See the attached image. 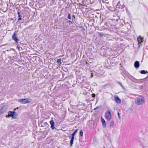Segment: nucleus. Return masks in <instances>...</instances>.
Wrapping results in <instances>:
<instances>
[{
	"instance_id": "20e7f679",
	"label": "nucleus",
	"mask_w": 148,
	"mask_h": 148,
	"mask_svg": "<svg viewBox=\"0 0 148 148\" xmlns=\"http://www.w3.org/2000/svg\"><path fill=\"white\" fill-rule=\"evenodd\" d=\"M18 116L17 113L15 111H10V117L13 119H16Z\"/></svg>"
},
{
	"instance_id": "c756f323",
	"label": "nucleus",
	"mask_w": 148,
	"mask_h": 148,
	"mask_svg": "<svg viewBox=\"0 0 148 148\" xmlns=\"http://www.w3.org/2000/svg\"><path fill=\"white\" fill-rule=\"evenodd\" d=\"M91 75V77H93V75H92V73Z\"/></svg>"
},
{
	"instance_id": "ddd939ff",
	"label": "nucleus",
	"mask_w": 148,
	"mask_h": 148,
	"mask_svg": "<svg viewBox=\"0 0 148 148\" xmlns=\"http://www.w3.org/2000/svg\"><path fill=\"white\" fill-rule=\"evenodd\" d=\"M114 122L113 121H111L110 123V127L111 128H113L114 127Z\"/></svg>"
},
{
	"instance_id": "6ab92c4d",
	"label": "nucleus",
	"mask_w": 148,
	"mask_h": 148,
	"mask_svg": "<svg viewBox=\"0 0 148 148\" xmlns=\"http://www.w3.org/2000/svg\"><path fill=\"white\" fill-rule=\"evenodd\" d=\"M68 18L69 19H71V16L70 14H69L68 15Z\"/></svg>"
},
{
	"instance_id": "412c9836",
	"label": "nucleus",
	"mask_w": 148,
	"mask_h": 148,
	"mask_svg": "<svg viewBox=\"0 0 148 148\" xmlns=\"http://www.w3.org/2000/svg\"><path fill=\"white\" fill-rule=\"evenodd\" d=\"M8 115H6V117H9V111L8 112Z\"/></svg>"
},
{
	"instance_id": "9d476101",
	"label": "nucleus",
	"mask_w": 148,
	"mask_h": 148,
	"mask_svg": "<svg viewBox=\"0 0 148 148\" xmlns=\"http://www.w3.org/2000/svg\"><path fill=\"white\" fill-rule=\"evenodd\" d=\"M12 38L16 42H17L18 39L17 38L16 34L15 33H14L13 36H12Z\"/></svg>"
},
{
	"instance_id": "393cba45",
	"label": "nucleus",
	"mask_w": 148,
	"mask_h": 148,
	"mask_svg": "<svg viewBox=\"0 0 148 148\" xmlns=\"http://www.w3.org/2000/svg\"><path fill=\"white\" fill-rule=\"evenodd\" d=\"M95 94H92V97H95Z\"/></svg>"
},
{
	"instance_id": "1a4fd4ad",
	"label": "nucleus",
	"mask_w": 148,
	"mask_h": 148,
	"mask_svg": "<svg viewBox=\"0 0 148 148\" xmlns=\"http://www.w3.org/2000/svg\"><path fill=\"white\" fill-rule=\"evenodd\" d=\"M50 123L51 125V129L52 130L54 129L55 128V127L54 126V122L53 120H52L50 121Z\"/></svg>"
},
{
	"instance_id": "0eeeda50",
	"label": "nucleus",
	"mask_w": 148,
	"mask_h": 148,
	"mask_svg": "<svg viewBox=\"0 0 148 148\" xmlns=\"http://www.w3.org/2000/svg\"><path fill=\"white\" fill-rule=\"evenodd\" d=\"M6 109V106H4L0 110V115L5 112Z\"/></svg>"
},
{
	"instance_id": "39448f33",
	"label": "nucleus",
	"mask_w": 148,
	"mask_h": 148,
	"mask_svg": "<svg viewBox=\"0 0 148 148\" xmlns=\"http://www.w3.org/2000/svg\"><path fill=\"white\" fill-rule=\"evenodd\" d=\"M142 79H138L134 78H133L132 80V82L137 83H143V82L142 80Z\"/></svg>"
},
{
	"instance_id": "f257e3e1",
	"label": "nucleus",
	"mask_w": 148,
	"mask_h": 148,
	"mask_svg": "<svg viewBox=\"0 0 148 148\" xmlns=\"http://www.w3.org/2000/svg\"><path fill=\"white\" fill-rule=\"evenodd\" d=\"M135 102L137 105H140L144 104L145 100L143 97L140 96L136 98Z\"/></svg>"
},
{
	"instance_id": "6e6552de",
	"label": "nucleus",
	"mask_w": 148,
	"mask_h": 148,
	"mask_svg": "<svg viewBox=\"0 0 148 148\" xmlns=\"http://www.w3.org/2000/svg\"><path fill=\"white\" fill-rule=\"evenodd\" d=\"M137 40L139 44H140L143 41V39L140 36H139L137 38Z\"/></svg>"
},
{
	"instance_id": "cd10ccee",
	"label": "nucleus",
	"mask_w": 148,
	"mask_h": 148,
	"mask_svg": "<svg viewBox=\"0 0 148 148\" xmlns=\"http://www.w3.org/2000/svg\"><path fill=\"white\" fill-rule=\"evenodd\" d=\"M99 35L101 36H102V34H101L100 33V34H99Z\"/></svg>"
},
{
	"instance_id": "473e14b6",
	"label": "nucleus",
	"mask_w": 148,
	"mask_h": 148,
	"mask_svg": "<svg viewBox=\"0 0 148 148\" xmlns=\"http://www.w3.org/2000/svg\"><path fill=\"white\" fill-rule=\"evenodd\" d=\"M16 110V109H14V110Z\"/></svg>"
},
{
	"instance_id": "4be33fe9",
	"label": "nucleus",
	"mask_w": 148,
	"mask_h": 148,
	"mask_svg": "<svg viewBox=\"0 0 148 148\" xmlns=\"http://www.w3.org/2000/svg\"><path fill=\"white\" fill-rule=\"evenodd\" d=\"M119 84H120V85H121V86L122 88H124V86H123V85L121 83H119Z\"/></svg>"
},
{
	"instance_id": "b1692460",
	"label": "nucleus",
	"mask_w": 148,
	"mask_h": 148,
	"mask_svg": "<svg viewBox=\"0 0 148 148\" xmlns=\"http://www.w3.org/2000/svg\"><path fill=\"white\" fill-rule=\"evenodd\" d=\"M21 20V17H19L18 18V20Z\"/></svg>"
},
{
	"instance_id": "dca6fc26",
	"label": "nucleus",
	"mask_w": 148,
	"mask_h": 148,
	"mask_svg": "<svg viewBox=\"0 0 148 148\" xmlns=\"http://www.w3.org/2000/svg\"><path fill=\"white\" fill-rule=\"evenodd\" d=\"M146 73H147V72L145 70H142L140 71V73L142 74H145Z\"/></svg>"
},
{
	"instance_id": "4468645a",
	"label": "nucleus",
	"mask_w": 148,
	"mask_h": 148,
	"mask_svg": "<svg viewBox=\"0 0 148 148\" xmlns=\"http://www.w3.org/2000/svg\"><path fill=\"white\" fill-rule=\"evenodd\" d=\"M103 127L104 128L106 127V124L105 121L102 122Z\"/></svg>"
},
{
	"instance_id": "a878e982",
	"label": "nucleus",
	"mask_w": 148,
	"mask_h": 148,
	"mask_svg": "<svg viewBox=\"0 0 148 148\" xmlns=\"http://www.w3.org/2000/svg\"><path fill=\"white\" fill-rule=\"evenodd\" d=\"M118 116H119V118H120V115H119V113H118Z\"/></svg>"
},
{
	"instance_id": "f03ea898",
	"label": "nucleus",
	"mask_w": 148,
	"mask_h": 148,
	"mask_svg": "<svg viewBox=\"0 0 148 148\" xmlns=\"http://www.w3.org/2000/svg\"><path fill=\"white\" fill-rule=\"evenodd\" d=\"M31 99H20L18 101L22 104L28 103L31 101Z\"/></svg>"
},
{
	"instance_id": "423d86ee",
	"label": "nucleus",
	"mask_w": 148,
	"mask_h": 148,
	"mask_svg": "<svg viewBox=\"0 0 148 148\" xmlns=\"http://www.w3.org/2000/svg\"><path fill=\"white\" fill-rule=\"evenodd\" d=\"M114 100L117 103H120L121 102V100L116 95H114Z\"/></svg>"
},
{
	"instance_id": "bb28decb",
	"label": "nucleus",
	"mask_w": 148,
	"mask_h": 148,
	"mask_svg": "<svg viewBox=\"0 0 148 148\" xmlns=\"http://www.w3.org/2000/svg\"><path fill=\"white\" fill-rule=\"evenodd\" d=\"M72 17H73L74 19L75 18V16L74 15H72Z\"/></svg>"
},
{
	"instance_id": "a211bd4d",
	"label": "nucleus",
	"mask_w": 148,
	"mask_h": 148,
	"mask_svg": "<svg viewBox=\"0 0 148 148\" xmlns=\"http://www.w3.org/2000/svg\"><path fill=\"white\" fill-rule=\"evenodd\" d=\"M83 132L82 131H81L80 132V134H79V135L81 136H83Z\"/></svg>"
},
{
	"instance_id": "5701e85b",
	"label": "nucleus",
	"mask_w": 148,
	"mask_h": 148,
	"mask_svg": "<svg viewBox=\"0 0 148 148\" xmlns=\"http://www.w3.org/2000/svg\"><path fill=\"white\" fill-rule=\"evenodd\" d=\"M18 14L19 17H21V15L20 14V13L19 12H18Z\"/></svg>"
},
{
	"instance_id": "7c9ffc66",
	"label": "nucleus",
	"mask_w": 148,
	"mask_h": 148,
	"mask_svg": "<svg viewBox=\"0 0 148 148\" xmlns=\"http://www.w3.org/2000/svg\"><path fill=\"white\" fill-rule=\"evenodd\" d=\"M98 108L97 107L96 108H95V109H95V110H96V109H97V108Z\"/></svg>"
},
{
	"instance_id": "f8f14e48",
	"label": "nucleus",
	"mask_w": 148,
	"mask_h": 148,
	"mask_svg": "<svg viewBox=\"0 0 148 148\" xmlns=\"http://www.w3.org/2000/svg\"><path fill=\"white\" fill-rule=\"evenodd\" d=\"M74 138V136H72L71 139L70 140V143L71 145V146H72L73 144Z\"/></svg>"
},
{
	"instance_id": "f3484780",
	"label": "nucleus",
	"mask_w": 148,
	"mask_h": 148,
	"mask_svg": "<svg viewBox=\"0 0 148 148\" xmlns=\"http://www.w3.org/2000/svg\"><path fill=\"white\" fill-rule=\"evenodd\" d=\"M78 129H77L72 134V136H74L76 133L77 132Z\"/></svg>"
},
{
	"instance_id": "c85d7f7f",
	"label": "nucleus",
	"mask_w": 148,
	"mask_h": 148,
	"mask_svg": "<svg viewBox=\"0 0 148 148\" xmlns=\"http://www.w3.org/2000/svg\"><path fill=\"white\" fill-rule=\"evenodd\" d=\"M66 22H65V23H63V25L64 26V24H66Z\"/></svg>"
},
{
	"instance_id": "7ed1b4c3",
	"label": "nucleus",
	"mask_w": 148,
	"mask_h": 148,
	"mask_svg": "<svg viewBox=\"0 0 148 148\" xmlns=\"http://www.w3.org/2000/svg\"><path fill=\"white\" fill-rule=\"evenodd\" d=\"M106 115L107 120L110 121L111 119L112 116L111 112L109 110H108L106 111Z\"/></svg>"
},
{
	"instance_id": "2eb2a0df",
	"label": "nucleus",
	"mask_w": 148,
	"mask_h": 148,
	"mask_svg": "<svg viewBox=\"0 0 148 148\" xmlns=\"http://www.w3.org/2000/svg\"><path fill=\"white\" fill-rule=\"evenodd\" d=\"M61 59H59L57 60V62L59 64H61L62 63L61 62Z\"/></svg>"
},
{
	"instance_id": "2f4dec72",
	"label": "nucleus",
	"mask_w": 148,
	"mask_h": 148,
	"mask_svg": "<svg viewBox=\"0 0 148 148\" xmlns=\"http://www.w3.org/2000/svg\"><path fill=\"white\" fill-rule=\"evenodd\" d=\"M69 21L70 22H71V23H72V22L71 21Z\"/></svg>"
},
{
	"instance_id": "aec40b11",
	"label": "nucleus",
	"mask_w": 148,
	"mask_h": 148,
	"mask_svg": "<svg viewBox=\"0 0 148 148\" xmlns=\"http://www.w3.org/2000/svg\"><path fill=\"white\" fill-rule=\"evenodd\" d=\"M101 120L102 122H104V121H105L104 119H103L102 117L101 118Z\"/></svg>"
},
{
	"instance_id": "9b49d317",
	"label": "nucleus",
	"mask_w": 148,
	"mask_h": 148,
	"mask_svg": "<svg viewBox=\"0 0 148 148\" xmlns=\"http://www.w3.org/2000/svg\"><path fill=\"white\" fill-rule=\"evenodd\" d=\"M134 66L136 68H138L139 67L140 64L139 62L137 61H136L134 62Z\"/></svg>"
}]
</instances>
